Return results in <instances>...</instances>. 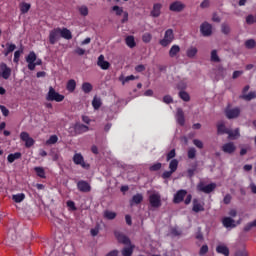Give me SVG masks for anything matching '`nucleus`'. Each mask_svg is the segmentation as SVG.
I'll return each instance as SVG.
<instances>
[{
    "label": "nucleus",
    "instance_id": "obj_64",
    "mask_svg": "<svg viewBox=\"0 0 256 256\" xmlns=\"http://www.w3.org/2000/svg\"><path fill=\"white\" fill-rule=\"evenodd\" d=\"M209 5H210L209 0H204V1L200 4V7H201V9H207V7H209Z\"/></svg>",
    "mask_w": 256,
    "mask_h": 256
},
{
    "label": "nucleus",
    "instance_id": "obj_17",
    "mask_svg": "<svg viewBox=\"0 0 256 256\" xmlns=\"http://www.w3.org/2000/svg\"><path fill=\"white\" fill-rule=\"evenodd\" d=\"M77 187L78 191L82 193H89V191H91V185L85 180L78 181Z\"/></svg>",
    "mask_w": 256,
    "mask_h": 256
},
{
    "label": "nucleus",
    "instance_id": "obj_63",
    "mask_svg": "<svg viewBox=\"0 0 256 256\" xmlns=\"http://www.w3.org/2000/svg\"><path fill=\"white\" fill-rule=\"evenodd\" d=\"M163 102L167 103V104L172 103L173 102V98L170 95H166L163 98Z\"/></svg>",
    "mask_w": 256,
    "mask_h": 256
},
{
    "label": "nucleus",
    "instance_id": "obj_20",
    "mask_svg": "<svg viewBox=\"0 0 256 256\" xmlns=\"http://www.w3.org/2000/svg\"><path fill=\"white\" fill-rule=\"evenodd\" d=\"M97 65H98V67L102 68L104 71H107V69H109V67H111V64L109 62L105 61V56H103V55H100L98 57Z\"/></svg>",
    "mask_w": 256,
    "mask_h": 256
},
{
    "label": "nucleus",
    "instance_id": "obj_38",
    "mask_svg": "<svg viewBox=\"0 0 256 256\" xmlns=\"http://www.w3.org/2000/svg\"><path fill=\"white\" fill-rule=\"evenodd\" d=\"M13 201H15V203H21L25 200V194L23 193H19V194H15L12 196Z\"/></svg>",
    "mask_w": 256,
    "mask_h": 256
},
{
    "label": "nucleus",
    "instance_id": "obj_32",
    "mask_svg": "<svg viewBox=\"0 0 256 256\" xmlns=\"http://www.w3.org/2000/svg\"><path fill=\"white\" fill-rule=\"evenodd\" d=\"M256 98V92H250L248 94H242L240 99H244V101H251Z\"/></svg>",
    "mask_w": 256,
    "mask_h": 256
},
{
    "label": "nucleus",
    "instance_id": "obj_42",
    "mask_svg": "<svg viewBox=\"0 0 256 256\" xmlns=\"http://www.w3.org/2000/svg\"><path fill=\"white\" fill-rule=\"evenodd\" d=\"M34 171L36 172V175L40 177L41 179H45V169L43 167H35Z\"/></svg>",
    "mask_w": 256,
    "mask_h": 256
},
{
    "label": "nucleus",
    "instance_id": "obj_62",
    "mask_svg": "<svg viewBox=\"0 0 256 256\" xmlns=\"http://www.w3.org/2000/svg\"><path fill=\"white\" fill-rule=\"evenodd\" d=\"M208 251H209V246L203 245V246L200 248V255H205V253H207Z\"/></svg>",
    "mask_w": 256,
    "mask_h": 256
},
{
    "label": "nucleus",
    "instance_id": "obj_23",
    "mask_svg": "<svg viewBox=\"0 0 256 256\" xmlns=\"http://www.w3.org/2000/svg\"><path fill=\"white\" fill-rule=\"evenodd\" d=\"M60 37H62L63 39H67V41H69L73 39V34L67 28H60Z\"/></svg>",
    "mask_w": 256,
    "mask_h": 256
},
{
    "label": "nucleus",
    "instance_id": "obj_53",
    "mask_svg": "<svg viewBox=\"0 0 256 256\" xmlns=\"http://www.w3.org/2000/svg\"><path fill=\"white\" fill-rule=\"evenodd\" d=\"M193 145H195V147H197L198 149H203V141L199 139H194Z\"/></svg>",
    "mask_w": 256,
    "mask_h": 256
},
{
    "label": "nucleus",
    "instance_id": "obj_19",
    "mask_svg": "<svg viewBox=\"0 0 256 256\" xmlns=\"http://www.w3.org/2000/svg\"><path fill=\"white\" fill-rule=\"evenodd\" d=\"M175 118H176L178 125H181L182 127H183V125H185V113L183 112V109L177 108Z\"/></svg>",
    "mask_w": 256,
    "mask_h": 256
},
{
    "label": "nucleus",
    "instance_id": "obj_11",
    "mask_svg": "<svg viewBox=\"0 0 256 256\" xmlns=\"http://www.w3.org/2000/svg\"><path fill=\"white\" fill-rule=\"evenodd\" d=\"M20 139L24 141L25 147H33V145H35V140H33L27 132L20 133Z\"/></svg>",
    "mask_w": 256,
    "mask_h": 256
},
{
    "label": "nucleus",
    "instance_id": "obj_27",
    "mask_svg": "<svg viewBox=\"0 0 256 256\" xmlns=\"http://www.w3.org/2000/svg\"><path fill=\"white\" fill-rule=\"evenodd\" d=\"M75 131L76 133H87L89 131V127L84 124H76L75 125Z\"/></svg>",
    "mask_w": 256,
    "mask_h": 256
},
{
    "label": "nucleus",
    "instance_id": "obj_18",
    "mask_svg": "<svg viewBox=\"0 0 256 256\" xmlns=\"http://www.w3.org/2000/svg\"><path fill=\"white\" fill-rule=\"evenodd\" d=\"M187 195V190H178L177 193L174 194L173 203L179 204Z\"/></svg>",
    "mask_w": 256,
    "mask_h": 256
},
{
    "label": "nucleus",
    "instance_id": "obj_37",
    "mask_svg": "<svg viewBox=\"0 0 256 256\" xmlns=\"http://www.w3.org/2000/svg\"><path fill=\"white\" fill-rule=\"evenodd\" d=\"M228 137L229 139H239L240 137L239 129L237 128L235 130H229Z\"/></svg>",
    "mask_w": 256,
    "mask_h": 256
},
{
    "label": "nucleus",
    "instance_id": "obj_55",
    "mask_svg": "<svg viewBox=\"0 0 256 256\" xmlns=\"http://www.w3.org/2000/svg\"><path fill=\"white\" fill-rule=\"evenodd\" d=\"M67 207H69L70 211H77V207H75V202L71 200L67 201Z\"/></svg>",
    "mask_w": 256,
    "mask_h": 256
},
{
    "label": "nucleus",
    "instance_id": "obj_26",
    "mask_svg": "<svg viewBox=\"0 0 256 256\" xmlns=\"http://www.w3.org/2000/svg\"><path fill=\"white\" fill-rule=\"evenodd\" d=\"M197 52H198L197 47L191 46L190 48L187 49L186 55L189 59H195Z\"/></svg>",
    "mask_w": 256,
    "mask_h": 256
},
{
    "label": "nucleus",
    "instance_id": "obj_29",
    "mask_svg": "<svg viewBox=\"0 0 256 256\" xmlns=\"http://www.w3.org/2000/svg\"><path fill=\"white\" fill-rule=\"evenodd\" d=\"M178 167H179V160L172 159L169 163V169H170L171 173H175V171H177Z\"/></svg>",
    "mask_w": 256,
    "mask_h": 256
},
{
    "label": "nucleus",
    "instance_id": "obj_4",
    "mask_svg": "<svg viewBox=\"0 0 256 256\" xmlns=\"http://www.w3.org/2000/svg\"><path fill=\"white\" fill-rule=\"evenodd\" d=\"M47 101H56V103H61L65 96L59 94L57 91L54 90L53 87H49L48 94L46 96Z\"/></svg>",
    "mask_w": 256,
    "mask_h": 256
},
{
    "label": "nucleus",
    "instance_id": "obj_60",
    "mask_svg": "<svg viewBox=\"0 0 256 256\" xmlns=\"http://www.w3.org/2000/svg\"><path fill=\"white\" fill-rule=\"evenodd\" d=\"M161 169V163H156L150 167V171H159Z\"/></svg>",
    "mask_w": 256,
    "mask_h": 256
},
{
    "label": "nucleus",
    "instance_id": "obj_36",
    "mask_svg": "<svg viewBox=\"0 0 256 256\" xmlns=\"http://www.w3.org/2000/svg\"><path fill=\"white\" fill-rule=\"evenodd\" d=\"M141 201H143V194H136L132 197L131 205H133V203H135V205H139Z\"/></svg>",
    "mask_w": 256,
    "mask_h": 256
},
{
    "label": "nucleus",
    "instance_id": "obj_51",
    "mask_svg": "<svg viewBox=\"0 0 256 256\" xmlns=\"http://www.w3.org/2000/svg\"><path fill=\"white\" fill-rule=\"evenodd\" d=\"M21 53H23V50H17L14 53V63H19V59L21 57Z\"/></svg>",
    "mask_w": 256,
    "mask_h": 256
},
{
    "label": "nucleus",
    "instance_id": "obj_54",
    "mask_svg": "<svg viewBox=\"0 0 256 256\" xmlns=\"http://www.w3.org/2000/svg\"><path fill=\"white\" fill-rule=\"evenodd\" d=\"M246 23H247L248 25H253V23H256V21H255V16H253V15H248V16L246 17Z\"/></svg>",
    "mask_w": 256,
    "mask_h": 256
},
{
    "label": "nucleus",
    "instance_id": "obj_1",
    "mask_svg": "<svg viewBox=\"0 0 256 256\" xmlns=\"http://www.w3.org/2000/svg\"><path fill=\"white\" fill-rule=\"evenodd\" d=\"M26 63H28V69L30 71H35V68L37 67V65H42L43 61L41 59H37V54L31 51L26 56Z\"/></svg>",
    "mask_w": 256,
    "mask_h": 256
},
{
    "label": "nucleus",
    "instance_id": "obj_35",
    "mask_svg": "<svg viewBox=\"0 0 256 256\" xmlns=\"http://www.w3.org/2000/svg\"><path fill=\"white\" fill-rule=\"evenodd\" d=\"M135 79H138V77H135L134 75L123 77L121 76L119 80L122 82V85H125V83H129V81H135Z\"/></svg>",
    "mask_w": 256,
    "mask_h": 256
},
{
    "label": "nucleus",
    "instance_id": "obj_41",
    "mask_svg": "<svg viewBox=\"0 0 256 256\" xmlns=\"http://www.w3.org/2000/svg\"><path fill=\"white\" fill-rule=\"evenodd\" d=\"M112 11L115 13V15H117L118 17H121V15H123V13L125 12L123 10V7L121 6H113L112 7Z\"/></svg>",
    "mask_w": 256,
    "mask_h": 256
},
{
    "label": "nucleus",
    "instance_id": "obj_57",
    "mask_svg": "<svg viewBox=\"0 0 256 256\" xmlns=\"http://www.w3.org/2000/svg\"><path fill=\"white\" fill-rule=\"evenodd\" d=\"M0 110L2 111V114L4 115V117L9 116V109H7V107L0 105Z\"/></svg>",
    "mask_w": 256,
    "mask_h": 256
},
{
    "label": "nucleus",
    "instance_id": "obj_9",
    "mask_svg": "<svg viewBox=\"0 0 256 256\" xmlns=\"http://www.w3.org/2000/svg\"><path fill=\"white\" fill-rule=\"evenodd\" d=\"M0 77L6 80L9 79V77H11V68L3 62L0 64Z\"/></svg>",
    "mask_w": 256,
    "mask_h": 256
},
{
    "label": "nucleus",
    "instance_id": "obj_7",
    "mask_svg": "<svg viewBox=\"0 0 256 256\" xmlns=\"http://www.w3.org/2000/svg\"><path fill=\"white\" fill-rule=\"evenodd\" d=\"M200 33L203 37H211L213 35V26L209 22H204L200 25Z\"/></svg>",
    "mask_w": 256,
    "mask_h": 256
},
{
    "label": "nucleus",
    "instance_id": "obj_25",
    "mask_svg": "<svg viewBox=\"0 0 256 256\" xmlns=\"http://www.w3.org/2000/svg\"><path fill=\"white\" fill-rule=\"evenodd\" d=\"M129 247H125L122 249V255L123 256H131L133 255V250L135 249V245L133 244H127Z\"/></svg>",
    "mask_w": 256,
    "mask_h": 256
},
{
    "label": "nucleus",
    "instance_id": "obj_28",
    "mask_svg": "<svg viewBox=\"0 0 256 256\" xmlns=\"http://www.w3.org/2000/svg\"><path fill=\"white\" fill-rule=\"evenodd\" d=\"M77 87V82H75L74 79H71L67 82V85H66V89L67 91H69L70 93H73V91H75Z\"/></svg>",
    "mask_w": 256,
    "mask_h": 256
},
{
    "label": "nucleus",
    "instance_id": "obj_16",
    "mask_svg": "<svg viewBox=\"0 0 256 256\" xmlns=\"http://www.w3.org/2000/svg\"><path fill=\"white\" fill-rule=\"evenodd\" d=\"M223 153H227L228 155H233V152L237 150V146L233 142L225 143L222 146Z\"/></svg>",
    "mask_w": 256,
    "mask_h": 256
},
{
    "label": "nucleus",
    "instance_id": "obj_48",
    "mask_svg": "<svg viewBox=\"0 0 256 256\" xmlns=\"http://www.w3.org/2000/svg\"><path fill=\"white\" fill-rule=\"evenodd\" d=\"M256 45V42L254 39H248L245 41V47L246 49H254Z\"/></svg>",
    "mask_w": 256,
    "mask_h": 256
},
{
    "label": "nucleus",
    "instance_id": "obj_45",
    "mask_svg": "<svg viewBox=\"0 0 256 256\" xmlns=\"http://www.w3.org/2000/svg\"><path fill=\"white\" fill-rule=\"evenodd\" d=\"M151 39H153V35H151L149 32H146L142 35L143 43H151Z\"/></svg>",
    "mask_w": 256,
    "mask_h": 256
},
{
    "label": "nucleus",
    "instance_id": "obj_5",
    "mask_svg": "<svg viewBox=\"0 0 256 256\" xmlns=\"http://www.w3.org/2000/svg\"><path fill=\"white\" fill-rule=\"evenodd\" d=\"M186 7L187 6L185 5V3L177 0L170 4L169 10L172 11L173 13H181V12L185 11Z\"/></svg>",
    "mask_w": 256,
    "mask_h": 256
},
{
    "label": "nucleus",
    "instance_id": "obj_61",
    "mask_svg": "<svg viewBox=\"0 0 256 256\" xmlns=\"http://www.w3.org/2000/svg\"><path fill=\"white\" fill-rule=\"evenodd\" d=\"M252 227H255V224L253 222H249L248 224L245 225L244 231L245 232L251 231Z\"/></svg>",
    "mask_w": 256,
    "mask_h": 256
},
{
    "label": "nucleus",
    "instance_id": "obj_40",
    "mask_svg": "<svg viewBox=\"0 0 256 256\" xmlns=\"http://www.w3.org/2000/svg\"><path fill=\"white\" fill-rule=\"evenodd\" d=\"M179 97L180 99H182V101H185L186 103L191 101V96H189V93H187L186 91H180Z\"/></svg>",
    "mask_w": 256,
    "mask_h": 256
},
{
    "label": "nucleus",
    "instance_id": "obj_2",
    "mask_svg": "<svg viewBox=\"0 0 256 256\" xmlns=\"http://www.w3.org/2000/svg\"><path fill=\"white\" fill-rule=\"evenodd\" d=\"M173 41H175V33L173 29H167L163 39L159 40V45H161V47H169Z\"/></svg>",
    "mask_w": 256,
    "mask_h": 256
},
{
    "label": "nucleus",
    "instance_id": "obj_33",
    "mask_svg": "<svg viewBox=\"0 0 256 256\" xmlns=\"http://www.w3.org/2000/svg\"><path fill=\"white\" fill-rule=\"evenodd\" d=\"M82 91L84 93H91L93 91V85L89 82H84L82 84Z\"/></svg>",
    "mask_w": 256,
    "mask_h": 256
},
{
    "label": "nucleus",
    "instance_id": "obj_21",
    "mask_svg": "<svg viewBox=\"0 0 256 256\" xmlns=\"http://www.w3.org/2000/svg\"><path fill=\"white\" fill-rule=\"evenodd\" d=\"M179 53H181V47H179V45L174 44L171 46L170 50H169V57H171L172 59L177 57V55H179Z\"/></svg>",
    "mask_w": 256,
    "mask_h": 256
},
{
    "label": "nucleus",
    "instance_id": "obj_58",
    "mask_svg": "<svg viewBox=\"0 0 256 256\" xmlns=\"http://www.w3.org/2000/svg\"><path fill=\"white\" fill-rule=\"evenodd\" d=\"M234 256H249V254H247V250H238Z\"/></svg>",
    "mask_w": 256,
    "mask_h": 256
},
{
    "label": "nucleus",
    "instance_id": "obj_44",
    "mask_svg": "<svg viewBox=\"0 0 256 256\" xmlns=\"http://www.w3.org/2000/svg\"><path fill=\"white\" fill-rule=\"evenodd\" d=\"M29 9H31V4H29V3H22L20 5V11L23 14L29 13Z\"/></svg>",
    "mask_w": 256,
    "mask_h": 256
},
{
    "label": "nucleus",
    "instance_id": "obj_22",
    "mask_svg": "<svg viewBox=\"0 0 256 256\" xmlns=\"http://www.w3.org/2000/svg\"><path fill=\"white\" fill-rule=\"evenodd\" d=\"M216 253H219L220 255L229 256V248L225 244H219L216 247Z\"/></svg>",
    "mask_w": 256,
    "mask_h": 256
},
{
    "label": "nucleus",
    "instance_id": "obj_6",
    "mask_svg": "<svg viewBox=\"0 0 256 256\" xmlns=\"http://www.w3.org/2000/svg\"><path fill=\"white\" fill-rule=\"evenodd\" d=\"M216 187H217V184L215 183H210L205 185L203 182H200L197 185L198 191H201L202 193H207V194L212 193V191H215Z\"/></svg>",
    "mask_w": 256,
    "mask_h": 256
},
{
    "label": "nucleus",
    "instance_id": "obj_31",
    "mask_svg": "<svg viewBox=\"0 0 256 256\" xmlns=\"http://www.w3.org/2000/svg\"><path fill=\"white\" fill-rule=\"evenodd\" d=\"M126 45L130 47V49H133L137 44L135 43V37L133 36H127L125 39Z\"/></svg>",
    "mask_w": 256,
    "mask_h": 256
},
{
    "label": "nucleus",
    "instance_id": "obj_56",
    "mask_svg": "<svg viewBox=\"0 0 256 256\" xmlns=\"http://www.w3.org/2000/svg\"><path fill=\"white\" fill-rule=\"evenodd\" d=\"M7 50L10 53H13V51H15V49H17V46L15 44H11V43H7L6 44Z\"/></svg>",
    "mask_w": 256,
    "mask_h": 256
},
{
    "label": "nucleus",
    "instance_id": "obj_14",
    "mask_svg": "<svg viewBox=\"0 0 256 256\" xmlns=\"http://www.w3.org/2000/svg\"><path fill=\"white\" fill-rule=\"evenodd\" d=\"M222 225L226 229H235V227H237V224L235 223V220L231 217L222 218Z\"/></svg>",
    "mask_w": 256,
    "mask_h": 256
},
{
    "label": "nucleus",
    "instance_id": "obj_50",
    "mask_svg": "<svg viewBox=\"0 0 256 256\" xmlns=\"http://www.w3.org/2000/svg\"><path fill=\"white\" fill-rule=\"evenodd\" d=\"M196 155H197V150H195V148H189L188 159H195Z\"/></svg>",
    "mask_w": 256,
    "mask_h": 256
},
{
    "label": "nucleus",
    "instance_id": "obj_15",
    "mask_svg": "<svg viewBox=\"0 0 256 256\" xmlns=\"http://www.w3.org/2000/svg\"><path fill=\"white\" fill-rule=\"evenodd\" d=\"M114 234L119 243H123V245H131V240L125 234L119 231H116Z\"/></svg>",
    "mask_w": 256,
    "mask_h": 256
},
{
    "label": "nucleus",
    "instance_id": "obj_49",
    "mask_svg": "<svg viewBox=\"0 0 256 256\" xmlns=\"http://www.w3.org/2000/svg\"><path fill=\"white\" fill-rule=\"evenodd\" d=\"M59 141V137L57 135H52L50 138L46 141V145H55Z\"/></svg>",
    "mask_w": 256,
    "mask_h": 256
},
{
    "label": "nucleus",
    "instance_id": "obj_3",
    "mask_svg": "<svg viewBox=\"0 0 256 256\" xmlns=\"http://www.w3.org/2000/svg\"><path fill=\"white\" fill-rule=\"evenodd\" d=\"M149 203L151 205V207H153L154 209H159V207H161L162 203H161V194L159 192H152L149 195Z\"/></svg>",
    "mask_w": 256,
    "mask_h": 256
},
{
    "label": "nucleus",
    "instance_id": "obj_47",
    "mask_svg": "<svg viewBox=\"0 0 256 256\" xmlns=\"http://www.w3.org/2000/svg\"><path fill=\"white\" fill-rule=\"evenodd\" d=\"M221 31L222 33H224V35H229V33H231V27L229 26V24L223 23L221 25Z\"/></svg>",
    "mask_w": 256,
    "mask_h": 256
},
{
    "label": "nucleus",
    "instance_id": "obj_39",
    "mask_svg": "<svg viewBox=\"0 0 256 256\" xmlns=\"http://www.w3.org/2000/svg\"><path fill=\"white\" fill-rule=\"evenodd\" d=\"M104 217H105V219H108L111 221V220L115 219V217H117V213H115L113 211L106 210V211H104Z\"/></svg>",
    "mask_w": 256,
    "mask_h": 256
},
{
    "label": "nucleus",
    "instance_id": "obj_13",
    "mask_svg": "<svg viewBox=\"0 0 256 256\" xmlns=\"http://www.w3.org/2000/svg\"><path fill=\"white\" fill-rule=\"evenodd\" d=\"M226 117L228 119H237V117H239L240 113H241V109L239 108H227L226 111Z\"/></svg>",
    "mask_w": 256,
    "mask_h": 256
},
{
    "label": "nucleus",
    "instance_id": "obj_8",
    "mask_svg": "<svg viewBox=\"0 0 256 256\" xmlns=\"http://www.w3.org/2000/svg\"><path fill=\"white\" fill-rule=\"evenodd\" d=\"M61 38V28H54L49 33V42L51 45H55Z\"/></svg>",
    "mask_w": 256,
    "mask_h": 256
},
{
    "label": "nucleus",
    "instance_id": "obj_10",
    "mask_svg": "<svg viewBox=\"0 0 256 256\" xmlns=\"http://www.w3.org/2000/svg\"><path fill=\"white\" fill-rule=\"evenodd\" d=\"M73 161L75 165H81L83 169H89V164L85 163V158H83V155H81V153L74 154Z\"/></svg>",
    "mask_w": 256,
    "mask_h": 256
},
{
    "label": "nucleus",
    "instance_id": "obj_52",
    "mask_svg": "<svg viewBox=\"0 0 256 256\" xmlns=\"http://www.w3.org/2000/svg\"><path fill=\"white\" fill-rule=\"evenodd\" d=\"M79 12L81 15L86 17V15H89V9L86 6H82L79 8Z\"/></svg>",
    "mask_w": 256,
    "mask_h": 256
},
{
    "label": "nucleus",
    "instance_id": "obj_46",
    "mask_svg": "<svg viewBox=\"0 0 256 256\" xmlns=\"http://www.w3.org/2000/svg\"><path fill=\"white\" fill-rule=\"evenodd\" d=\"M211 61L213 63H219V61H221V59L219 58V55L217 54V50L211 51Z\"/></svg>",
    "mask_w": 256,
    "mask_h": 256
},
{
    "label": "nucleus",
    "instance_id": "obj_12",
    "mask_svg": "<svg viewBox=\"0 0 256 256\" xmlns=\"http://www.w3.org/2000/svg\"><path fill=\"white\" fill-rule=\"evenodd\" d=\"M192 203V211H194V213H201V211H205V203L199 201V199L194 198Z\"/></svg>",
    "mask_w": 256,
    "mask_h": 256
},
{
    "label": "nucleus",
    "instance_id": "obj_24",
    "mask_svg": "<svg viewBox=\"0 0 256 256\" xmlns=\"http://www.w3.org/2000/svg\"><path fill=\"white\" fill-rule=\"evenodd\" d=\"M161 7L160 3H156L153 6L152 11L150 12L151 17H159L161 15Z\"/></svg>",
    "mask_w": 256,
    "mask_h": 256
},
{
    "label": "nucleus",
    "instance_id": "obj_59",
    "mask_svg": "<svg viewBox=\"0 0 256 256\" xmlns=\"http://www.w3.org/2000/svg\"><path fill=\"white\" fill-rule=\"evenodd\" d=\"M175 149H172L168 154H167V161H171V159H174L175 157Z\"/></svg>",
    "mask_w": 256,
    "mask_h": 256
},
{
    "label": "nucleus",
    "instance_id": "obj_34",
    "mask_svg": "<svg viewBox=\"0 0 256 256\" xmlns=\"http://www.w3.org/2000/svg\"><path fill=\"white\" fill-rule=\"evenodd\" d=\"M229 131H231V129L229 128H226L225 127V124L221 123V124H218V133L220 135H223L226 133V135H229Z\"/></svg>",
    "mask_w": 256,
    "mask_h": 256
},
{
    "label": "nucleus",
    "instance_id": "obj_30",
    "mask_svg": "<svg viewBox=\"0 0 256 256\" xmlns=\"http://www.w3.org/2000/svg\"><path fill=\"white\" fill-rule=\"evenodd\" d=\"M7 159L9 163H14L15 161H17V159H21V153L16 152L14 154H9Z\"/></svg>",
    "mask_w": 256,
    "mask_h": 256
},
{
    "label": "nucleus",
    "instance_id": "obj_43",
    "mask_svg": "<svg viewBox=\"0 0 256 256\" xmlns=\"http://www.w3.org/2000/svg\"><path fill=\"white\" fill-rule=\"evenodd\" d=\"M101 98L95 96L92 101V106L94 107L95 110L99 109L101 107Z\"/></svg>",
    "mask_w": 256,
    "mask_h": 256
}]
</instances>
